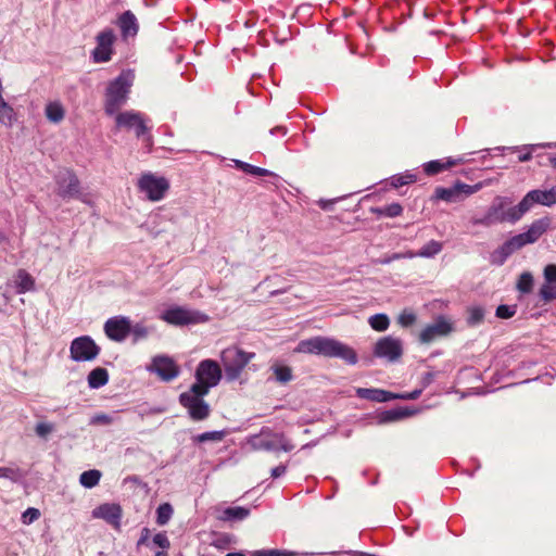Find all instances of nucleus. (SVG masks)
I'll return each mask as SVG.
<instances>
[{
  "instance_id": "48",
  "label": "nucleus",
  "mask_w": 556,
  "mask_h": 556,
  "mask_svg": "<svg viewBox=\"0 0 556 556\" xmlns=\"http://www.w3.org/2000/svg\"><path fill=\"white\" fill-rule=\"evenodd\" d=\"M455 189H457V195L459 197L460 193H465L467 195L472 194L477 192L480 189L479 185L470 186L463 182H458L455 186Z\"/></svg>"
},
{
  "instance_id": "59",
  "label": "nucleus",
  "mask_w": 556,
  "mask_h": 556,
  "mask_svg": "<svg viewBox=\"0 0 556 556\" xmlns=\"http://www.w3.org/2000/svg\"><path fill=\"white\" fill-rule=\"evenodd\" d=\"M167 549H162L160 552H156L155 553V556H167V553H166Z\"/></svg>"
},
{
  "instance_id": "43",
  "label": "nucleus",
  "mask_w": 556,
  "mask_h": 556,
  "mask_svg": "<svg viewBox=\"0 0 556 556\" xmlns=\"http://www.w3.org/2000/svg\"><path fill=\"white\" fill-rule=\"evenodd\" d=\"M20 478V471L12 467H0V479L16 481Z\"/></svg>"
},
{
  "instance_id": "10",
  "label": "nucleus",
  "mask_w": 556,
  "mask_h": 556,
  "mask_svg": "<svg viewBox=\"0 0 556 556\" xmlns=\"http://www.w3.org/2000/svg\"><path fill=\"white\" fill-rule=\"evenodd\" d=\"M100 346L89 336L75 338L70 345V357L77 363L94 361L100 354Z\"/></svg>"
},
{
  "instance_id": "14",
  "label": "nucleus",
  "mask_w": 556,
  "mask_h": 556,
  "mask_svg": "<svg viewBox=\"0 0 556 556\" xmlns=\"http://www.w3.org/2000/svg\"><path fill=\"white\" fill-rule=\"evenodd\" d=\"M402 341L391 336L379 339L374 348L375 356L384 358L388 362H396L402 356Z\"/></svg>"
},
{
  "instance_id": "24",
  "label": "nucleus",
  "mask_w": 556,
  "mask_h": 556,
  "mask_svg": "<svg viewBox=\"0 0 556 556\" xmlns=\"http://www.w3.org/2000/svg\"><path fill=\"white\" fill-rule=\"evenodd\" d=\"M462 162H463L462 159H453V157H447V159H444V160L430 161V162L425 164V172L428 175H435V174H438L440 172L448 169L452 166L460 164Z\"/></svg>"
},
{
  "instance_id": "29",
  "label": "nucleus",
  "mask_w": 556,
  "mask_h": 556,
  "mask_svg": "<svg viewBox=\"0 0 556 556\" xmlns=\"http://www.w3.org/2000/svg\"><path fill=\"white\" fill-rule=\"evenodd\" d=\"M443 249L440 241L430 240L419 251L418 256L422 258H432L438 255Z\"/></svg>"
},
{
  "instance_id": "8",
  "label": "nucleus",
  "mask_w": 556,
  "mask_h": 556,
  "mask_svg": "<svg viewBox=\"0 0 556 556\" xmlns=\"http://www.w3.org/2000/svg\"><path fill=\"white\" fill-rule=\"evenodd\" d=\"M247 444L252 451H277L282 450L289 452L293 445L282 433L262 432L260 434L251 435L247 439Z\"/></svg>"
},
{
  "instance_id": "26",
  "label": "nucleus",
  "mask_w": 556,
  "mask_h": 556,
  "mask_svg": "<svg viewBox=\"0 0 556 556\" xmlns=\"http://www.w3.org/2000/svg\"><path fill=\"white\" fill-rule=\"evenodd\" d=\"M88 386L91 389H99L109 381V372L103 367L92 369L87 377Z\"/></svg>"
},
{
  "instance_id": "36",
  "label": "nucleus",
  "mask_w": 556,
  "mask_h": 556,
  "mask_svg": "<svg viewBox=\"0 0 556 556\" xmlns=\"http://www.w3.org/2000/svg\"><path fill=\"white\" fill-rule=\"evenodd\" d=\"M248 516H249V510L243 507H229V508L225 509V511H224V518L228 519V520H231V519L242 520Z\"/></svg>"
},
{
  "instance_id": "19",
  "label": "nucleus",
  "mask_w": 556,
  "mask_h": 556,
  "mask_svg": "<svg viewBox=\"0 0 556 556\" xmlns=\"http://www.w3.org/2000/svg\"><path fill=\"white\" fill-rule=\"evenodd\" d=\"M59 194L62 198H75L80 192L78 178L72 173H66L59 181Z\"/></svg>"
},
{
  "instance_id": "9",
  "label": "nucleus",
  "mask_w": 556,
  "mask_h": 556,
  "mask_svg": "<svg viewBox=\"0 0 556 556\" xmlns=\"http://www.w3.org/2000/svg\"><path fill=\"white\" fill-rule=\"evenodd\" d=\"M195 389L202 390V393H208L210 389L217 386L222 378L219 365L212 359L202 361L195 371Z\"/></svg>"
},
{
  "instance_id": "13",
  "label": "nucleus",
  "mask_w": 556,
  "mask_h": 556,
  "mask_svg": "<svg viewBox=\"0 0 556 556\" xmlns=\"http://www.w3.org/2000/svg\"><path fill=\"white\" fill-rule=\"evenodd\" d=\"M453 329V323L448 318L439 316L433 323L422 328L419 333V341L422 344H429L440 338L448 336Z\"/></svg>"
},
{
  "instance_id": "5",
  "label": "nucleus",
  "mask_w": 556,
  "mask_h": 556,
  "mask_svg": "<svg viewBox=\"0 0 556 556\" xmlns=\"http://www.w3.org/2000/svg\"><path fill=\"white\" fill-rule=\"evenodd\" d=\"M140 193L151 202H160L165 199L170 184L164 176L154 173H143L137 181Z\"/></svg>"
},
{
  "instance_id": "4",
  "label": "nucleus",
  "mask_w": 556,
  "mask_h": 556,
  "mask_svg": "<svg viewBox=\"0 0 556 556\" xmlns=\"http://www.w3.org/2000/svg\"><path fill=\"white\" fill-rule=\"evenodd\" d=\"M255 354L245 352L238 346H228L220 352V362L226 379L230 382L240 378L243 369L254 358Z\"/></svg>"
},
{
  "instance_id": "45",
  "label": "nucleus",
  "mask_w": 556,
  "mask_h": 556,
  "mask_svg": "<svg viewBox=\"0 0 556 556\" xmlns=\"http://www.w3.org/2000/svg\"><path fill=\"white\" fill-rule=\"evenodd\" d=\"M296 554L293 552H286L281 549H267V551H256L252 554V556H295Z\"/></svg>"
},
{
  "instance_id": "38",
  "label": "nucleus",
  "mask_w": 556,
  "mask_h": 556,
  "mask_svg": "<svg viewBox=\"0 0 556 556\" xmlns=\"http://www.w3.org/2000/svg\"><path fill=\"white\" fill-rule=\"evenodd\" d=\"M484 318V309L481 306H471L468 308V324L478 325Z\"/></svg>"
},
{
  "instance_id": "7",
  "label": "nucleus",
  "mask_w": 556,
  "mask_h": 556,
  "mask_svg": "<svg viewBox=\"0 0 556 556\" xmlns=\"http://www.w3.org/2000/svg\"><path fill=\"white\" fill-rule=\"evenodd\" d=\"M206 394L202 393V390L195 389L194 386L180 394L179 402L193 420H203L208 417L210 405L204 400Z\"/></svg>"
},
{
  "instance_id": "53",
  "label": "nucleus",
  "mask_w": 556,
  "mask_h": 556,
  "mask_svg": "<svg viewBox=\"0 0 556 556\" xmlns=\"http://www.w3.org/2000/svg\"><path fill=\"white\" fill-rule=\"evenodd\" d=\"M419 395H420V391H419V390H416V391H413V392H410V393L397 394V397H396V399H402V400H415V399H417Z\"/></svg>"
},
{
  "instance_id": "50",
  "label": "nucleus",
  "mask_w": 556,
  "mask_h": 556,
  "mask_svg": "<svg viewBox=\"0 0 556 556\" xmlns=\"http://www.w3.org/2000/svg\"><path fill=\"white\" fill-rule=\"evenodd\" d=\"M112 422V418L105 414H99L92 417L91 424H103L109 425Z\"/></svg>"
},
{
  "instance_id": "49",
  "label": "nucleus",
  "mask_w": 556,
  "mask_h": 556,
  "mask_svg": "<svg viewBox=\"0 0 556 556\" xmlns=\"http://www.w3.org/2000/svg\"><path fill=\"white\" fill-rule=\"evenodd\" d=\"M132 333L136 337V339H143L148 337L149 331L144 326L137 325L134 327Z\"/></svg>"
},
{
  "instance_id": "54",
  "label": "nucleus",
  "mask_w": 556,
  "mask_h": 556,
  "mask_svg": "<svg viewBox=\"0 0 556 556\" xmlns=\"http://www.w3.org/2000/svg\"><path fill=\"white\" fill-rule=\"evenodd\" d=\"M285 472H286V467L285 466H277V467L271 469V476L274 478H278V477L282 476Z\"/></svg>"
},
{
  "instance_id": "42",
  "label": "nucleus",
  "mask_w": 556,
  "mask_h": 556,
  "mask_svg": "<svg viewBox=\"0 0 556 556\" xmlns=\"http://www.w3.org/2000/svg\"><path fill=\"white\" fill-rule=\"evenodd\" d=\"M516 314L515 305H505L502 304L496 308V316L502 319H507L513 317Z\"/></svg>"
},
{
  "instance_id": "56",
  "label": "nucleus",
  "mask_w": 556,
  "mask_h": 556,
  "mask_svg": "<svg viewBox=\"0 0 556 556\" xmlns=\"http://www.w3.org/2000/svg\"><path fill=\"white\" fill-rule=\"evenodd\" d=\"M401 258H403L402 253H394L384 263H389V262L401 260Z\"/></svg>"
},
{
  "instance_id": "20",
  "label": "nucleus",
  "mask_w": 556,
  "mask_h": 556,
  "mask_svg": "<svg viewBox=\"0 0 556 556\" xmlns=\"http://www.w3.org/2000/svg\"><path fill=\"white\" fill-rule=\"evenodd\" d=\"M13 283L18 294H24L35 290V279L25 269H18L13 275Z\"/></svg>"
},
{
  "instance_id": "25",
  "label": "nucleus",
  "mask_w": 556,
  "mask_h": 556,
  "mask_svg": "<svg viewBox=\"0 0 556 556\" xmlns=\"http://www.w3.org/2000/svg\"><path fill=\"white\" fill-rule=\"evenodd\" d=\"M65 112L64 105L58 100L51 101L45 106V115L52 124H60L65 117Z\"/></svg>"
},
{
  "instance_id": "12",
  "label": "nucleus",
  "mask_w": 556,
  "mask_h": 556,
  "mask_svg": "<svg viewBox=\"0 0 556 556\" xmlns=\"http://www.w3.org/2000/svg\"><path fill=\"white\" fill-rule=\"evenodd\" d=\"M116 130L134 131L137 137L142 136L146 130V122L141 113L129 110L118 111L112 116Z\"/></svg>"
},
{
  "instance_id": "11",
  "label": "nucleus",
  "mask_w": 556,
  "mask_h": 556,
  "mask_svg": "<svg viewBox=\"0 0 556 556\" xmlns=\"http://www.w3.org/2000/svg\"><path fill=\"white\" fill-rule=\"evenodd\" d=\"M146 370L164 382L176 379L180 374V368L174 358L164 354L153 356L150 364L146 366Z\"/></svg>"
},
{
  "instance_id": "2",
  "label": "nucleus",
  "mask_w": 556,
  "mask_h": 556,
  "mask_svg": "<svg viewBox=\"0 0 556 556\" xmlns=\"http://www.w3.org/2000/svg\"><path fill=\"white\" fill-rule=\"evenodd\" d=\"M295 352L304 354H316L327 357H339L349 364H356L355 351L349 345L331 338L314 337L302 340L295 348Z\"/></svg>"
},
{
  "instance_id": "31",
  "label": "nucleus",
  "mask_w": 556,
  "mask_h": 556,
  "mask_svg": "<svg viewBox=\"0 0 556 556\" xmlns=\"http://www.w3.org/2000/svg\"><path fill=\"white\" fill-rule=\"evenodd\" d=\"M369 326L379 332L386 331L390 326V318L387 314H376L368 318Z\"/></svg>"
},
{
  "instance_id": "58",
  "label": "nucleus",
  "mask_w": 556,
  "mask_h": 556,
  "mask_svg": "<svg viewBox=\"0 0 556 556\" xmlns=\"http://www.w3.org/2000/svg\"><path fill=\"white\" fill-rule=\"evenodd\" d=\"M8 242V237L0 231V245Z\"/></svg>"
},
{
  "instance_id": "28",
  "label": "nucleus",
  "mask_w": 556,
  "mask_h": 556,
  "mask_svg": "<svg viewBox=\"0 0 556 556\" xmlns=\"http://www.w3.org/2000/svg\"><path fill=\"white\" fill-rule=\"evenodd\" d=\"M270 369L275 380L279 383L286 384L293 379L292 369L287 365L276 363Z\"/></svg>"
},
{
  "instance_id": "60",
  "label": "nucleus",
  "mask_w": 556,
  "mask_h": 556,
  "mask_svg": "<svg viewBox=\"0 0 556 556\" xmlns=\"http://www.w3.org/2000/svg\"><path fill=\"white\" fill-rule=\"evenodd\" d=\"M226 556H245L243 553H229Z\"/></svg>"
},
{
  "instance_id": "6",
  "label": "nucleus",
  "mask_w": 556,
  "mask_h": 556,
  "mask_svg": "<svg viewBox=\"0 0 556 556\" xmlns=\"http://www.w3.org/2000/svg\"><path fill=\"white\" fill-rule=\"evenodd\" d=\"M160 317L173 326L198 325L210 320V317L203 312L178 305L166 308Z\"/></svg>"
},
{
  "instance_id": "46",
  "label": "nucleus",
  "mask_w": 556,
  "mask_h": 556,
  "mask_svg": "<svg viewBox=\"0 0 556 556\" xmlns=\"http://www.w3.org/2000/svg\"><path fill=\"white\" fill-rule=\"evenodd\" d=\"M40 516V513L37 508H27L23 515H22V521L25 523V525H30L33 523L34 521H36Z\"/></svg>"
},
{
  "instance_id": "22",
  "label": "nucleus",
  "mask_w": 556,
  "mask_h": 556,
  "mask_svg": "<svg viewBox=\"0 0 556 556\" xmlns=\"http://www.w3.org/2000/svg\"><path fill=\"white\" fill-rule=\"evenodd\" d=\"M551 226V218L549 217H543L540 219L534 220L528 228L527 231H525V236L528 239L529 243L536 242L540 237L547 231V229Z\"/></svg>"
},
{
  "instance_id": "57",
  "label": "nucleus",
  "mask_w": 556,
  "mask_h": 556,
  "mask_svg": "<svg viewBox=\"0 0 556 556\" xmlns=\"http://www.w3.org/2000/svg\"><path fill=\"white\" fill-rule=\"evenodd\" d=\"M530 159H531V152L523 153V154L519 155V161L520 162H526V161H529Z\"/></svg>"
},
{
  "instance_id": "37",
  "label": "nucleus",
  "mask_w": 556,
  "mask_h": 556,
  "mask_svg": "<svg viewBox=\"0 0 556 556\" xmlns=\"http://www.w3.org/2000/svg\"><path fill=\"white\" fill-rule=\"evenodd\" d=\"M226 437V432L220 430V431H207V432H204V433H201L199 435H197L194 438V440L197 442H206V441H222L224 438Z\"/></svg>"
},
{
  "instance_id": "27",
  "label": "nucleus",
  "mask_w": 556,
  "mask_h": 556,
  "mask_svg": "<svg viewBox=\"0 0 556 556\" xmlns=\"http://www.w3.org/2000/svg\"><path fill=\"white\" fill-rule=\"evenodd\" d=\"M530 244L525 233H519L507 240L501 248V251L505 255H509L522 247Z\"/></svg>"
},
{
  "instance_id": "55",
  "label": "nucleus",
  "mask_w": 556,
  "mask_h": 556,
  "mask_svg": "<svg viewBox=\"0 0 556 556\" xmlns=\"http://www.w3.org/2000/svg\"><path fill=\"white\" fill-rule=\"evenodd\" d=\"M402 256H403V258H415V257H419V256H418V252H414V251H406V252H403V253H402Z\"/></svg>"
},
{
  "instance_id": "18",
  "label": "nucleus",
  "mask_w": 556,
  "mask_h": 556,
  "mask_svg": "<svg viewBox=\"0 0 556 556\" xmlns=\"http://www.w3.org/2000/svg\"><path fill=\"white\" fill-rule=\"evenodd\" d=\"M544 282L539 295L544 302L556 300V264H548L543 268Z\"/></svg>"
},
{
  "instance_id": "40",
  "label": "nucleus",
  "mask_w": 556,
  "mask_h": 556,
  "mask_svg": "<svg viewBox=\"0 0 556 556\" xmlns=\"http://www.w3.org/2000/svg\"><path fill=\"white\" fill-rule=\"evenodd\" d=\"M376 212L388 217H396L402 214L403 208L399 203H391L382 208H378Z\"/></svg>"
},
{
  "instance_id": "1",
  "label": "nucleus",
  "mask_w": 556,
  "mask_h": 556,
  "mask_svg": "<svg viewBox=\"0 0 556 556\" xmlns=\"http://www.w3.org/2000/svg\"><path fill=\"white\" fill-rule=\"evenodd\" d=\"M506 204L507 200L505 198H495L485 216L481 219H475L473 224L490 226L494 223H516L535 204L549 206L546 190L541 189H534L527 192L517 205L508 208L506 212H502Z\"/></svg>"
},
{
  "instance_id": "3",
  "label": "nucleus",
  "mask_w": 556,
  "mask_h": 556,
  "mask_svg": "<svg viewBox=\"0 0 556 556\" xmlns=\"http://www.w3.org/2000/svg\"><path fill=\"white\" fill-rule=\"evenodd\" d=\"M132 81L134 74L127 71L109 84L104 98V112L108 116H113L121 111V108L127 102Z\"/></svg>"
},
{
  "instance_id": "34",
  "label": "nucleus",
  "mask_w": 556,
  "mask_h": 556,
  "mask_svg": "<svg viewBox=\"0 0 556 556\" xmlns=\"http://www.w3.org/2000/svg\"><path fill=\"white\" fill-rule=\"evenodd\" d=\"M416 320L417 316L410 309H404L397 316V324L403 328L413 326L416 323Z\"/></svg>"
},
{
  "instance_id": "35",
  "label": "nucleus",
  "mask_w": 556,
  "mask_h": 556,
  "mask_svg": "<svg viewBox=\"0 0 556 556\" xmlns=\"http://www.w3.org/2000/svg\"><path fill=\"white\" fill-rule=\"evenodd\" d=\"M435 197L438 199H441V200H444L447 202H455L458 200L457 189H455V187H453V188H437Z\"/></svg>"
},
{
  "instance_id": "23",
  "label": "nucleus",
  "mask_w": 556,
  "mask_h": 556,
  "mask_svg": "<svg viewBox=\"0 0 556 556\" xmlns=\"http://www.w3.org/2000/svg\"><path fill=\"white\" fill-rule=\"evenodd\" d=\"M118 26L124 38L135 37L138 33L137 18L130 11H126L119 16Z\"/></svg>"
},
{
  "instance_id": "21",
  "label": "nucleus",
  "mask_w": 556,
  "mask_h": 556,
  "mask_svg": "<svg viewBox=\"0 0 556 556\" xmlns=\"http://www.w3.org/2000/svg\"><path fill=\"white\" fill-rule=\"evenodd\" d=\"M356 394L361 399L370 400L374 402H388L397 397V394L381 390V389H366L358 388Z\"/></svg>"
},
{
  "instance_id": "44",
  "label": "nucleus",
  "mask_w": 556,
  "mask_h": 556,
  "mask_svg": "<svg viewBox=\"0 0 556 556\" xmlns=\"http://www.w3.org/2000/svg\"><path fill=\"white\" fill-rule=\"evenodd\" d=\"M415 181V176L412 175V174H405V175H400V176H395L392 178V186L395 187V188H399L401 186H404V185H408V184H412Z\"/></svg>"
},
{
  "instance_id": "15",
  "label": "nucleus",
  "mask_w": 556,
  "mask_h": 556,
  "mask_svg": "<svg viewBox=\"0 0 556 556\" xmlns=\"http://www.w3.org/2000/svg\"><path fill=\"white\" fill-rule=\"evenodd\" d=\"M130 320L124 316L109 318L104 324L105 334L113 341L122 342L130 331Z\"/></svg>"
},
{
  "instance_id": "41",
  "label": "nucleus",
  "mask_w": 556,
  "mask_h": 556,
  "mask_svg": "<svg viewBox=\"0 0 556 556\" xmlns=\"http://www.w3.org/2000/svg\"><path fill=\"white\" fill-rule=\"evenodd\" d=\"M53 430L54 426L50 422H38L35 428L36 434L42 439H47Z\"/></svg>"
},
{
  "instance_id": "39",
  "label": "nucleus",
  "mask_w": 556,
  "mask_h": 556,
  "mask_svg": "<svg viewBox=\"0 0 556 556\" xmlns=\"http://www.w3.org/2000/svg\"><path fill=\"white\" fill-rule=\"evenodd\" d=\"M235 162H236L237 167H239L240 169H242L245 173L256 175V176H265V175L269 174V172L265 168L256 167L251 164L244 163L242 161H235Z\"/></svg>"
},
{
  "instance_id": "17",
  "label": "nucleus",
  "mask_w": 556,
  "mask_h": 556,
  "mask_svg": "<svg viewBox=\"0 0 556 556\" xmlns=\"http://www.w3.org/2000/svg\"><path fill=\"white\" fill-rule=\"evenodd\" d=\"M91 515L92 518L102 519L116 529H118L121 526L122 508L118 504H101L92 510Z\"/></svg>"
},
{
  "instance_id": "32",
  "label": "nucleus",
  "mask_w": 556,
  "mask_h": 556,
  "mask_svg": "<svg viewBox=\"0 0 556 556\" xmlns=\"http://www.w3.org/2000/svg\"><path fill=\"white\" fill-rule=\"evenodd\" d=\"M517 290L521 293H530L533 288V276L529 271L522 273L517 281Z\"/></svg>"
},
{
  "instance_id": "51",
  "label": "nucleus",
  "mask_w": 556,
  "mask_h": 556,
  "mask_svg": "<svg viewBox=\"0 0 556 556\" xmlns=\"http://www.w3.org/2000/svg\"><path fill=\"white\" fill-rule=\"evenodd\" d=\"M546 193H547L549 206L556 204V185L549 189H546Z\"/></svg>"
},
{
  "instance_id": "52",
  "label": "nucleus",
  "mask_w": 556,
  "mask_h": 556,
  "mask_svg": "<svg viewBox=\"0 0 556 556\" xmlns=\"http://www.w3.org/2000/svg\"><path fill=\"white\" fill-rule=\"evenodd\" d=\"M150 530L148 528H143L141 530V535H140V539L138 541V545H143V544H147L148 543V540L150 538Z\"/></svg>"
},
{
  "instance_id": "47",
  "label": "nucleus",
  "mask_w": 556,
  "mask_h": 556,
  "mask_svg": "<svg viewBox=\"0 0 556 556\" xmlns=\"http://www.w3.org/2000/svg\"><path fill=\"white\" fill-rule=\"evenodd\" d=\"M153 544L161 549H168L170 546L169 540L165 532H159L153 536Z\"/></svg>"
},
{
  "instance_id": "30",
  "label": "nucleus",
  "mask_w": 556,
  "mask_h": 556,
  "mask_svg": "<svg viewBox=\"0 0 556 556\" xmlns=\"http://www.w3.org/2000/svg\"><path fill=\"white\" fill-rule=\"evenodd\" d=\"M101 479V472L97 469L84 471L79 477V482L83 486L91 489L96 486Z\"/></svg>"
},
{
  "instance_id": "16",
  "label": "nucleus",
  "mask_w": 556,
  "mask_h": 556,
  "mask_svg": "<svg viewBox=\"0 0 556 556\" xmlns=\"http://www.w3.org/2000/svg\"><path fill=\"white\" fill-rule=\"evenodd\" d=\"M115 35L113 30L105 29L97 36V47L92 54L96 62H108L111 60Z\"/></svg>"
},
{
  "instance_id": "33",
  "label": "nucleus",
  "mask_w": 556,
  "mask_h": 556,
  "mask_svg": "<svg viewBox=\"0 0 556 556\" xmlns=\"http://www.w3.org/2000/svg\"><path fill=\"white\" fill-rule=\"evenodd\" d=\"M156 522L160 526L166 525L173 516V507L168 503L159 506L156 510Z\"/></svg>"
}]
</instances>
